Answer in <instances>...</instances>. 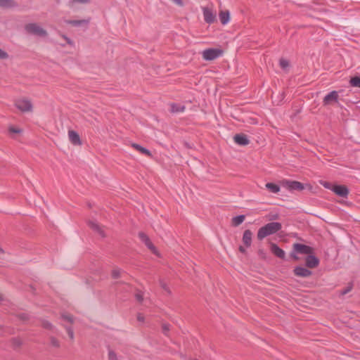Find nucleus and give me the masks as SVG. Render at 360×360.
Wrapping results in <instances>:
<instances>
[{
  "mask_svg": "<svg viewBox=\"0 0 360 360\" xmlns=\"http://www.w3.org/2000/svg\"><path fill=\"white\" fill-rule=\"evenodd\" d=\"M281 224L271 222L259 229L257 234L258 240H262L268 236L276 233L281 229Z\"/></svg>",
  "mask_w": 360,
  "mask_h": 360,
  "instance_id": "f257e3e1",
  "label": "nucleus"
},
{
  "mask_svg": "<svg viewBox=\"0 0 360 360\" xmlns=\"http://www.w3.org/2000/svg\"><path fill=\"white\" fill-rule=\"evenodd\" d=\"M201 9L206 23L212 24L217 21V11L212 4L202 6Z\"/></svg>",
  "mask_w": 360,
  "mask_h": 360,
  "instance_id": "f03ea898",
  "label": "nucleus"
},
{
  "mask_svg": "<svg viewBox=\"0 0 360 360\" xmlns=\"http://www.w3.org/2000/svg\"><path fill=\"white\" fill-rule=\"evenodd\" d=\"M14 105L22 112H32L33 111V104L28 98L20 97L15 99Z\"/></svg>",
  "mask_w": 360,
  "mask_h": 360,
  "instance_id": "7ed1b4c3",
  "label": "nucleus"
},
{
  "mask_svg": "<svg viewBox=\"0 0 360 360\" xmlns=\"http://www.w3.org/2000/svg\"><path fill=\"white\" fill-rule=\"evenodd\" d=\"M25 29L27 32L38 37H46L48 35L47 31L38 23L27 24Z\"/></svg>",
  "mask_w": 360,
  "mask_h": 360,
  "instance_id": "20e7f679",
  "label": "nucleus"
},
{
  "mask_svg": "<svg viewBox=\"0 0 360 360\" xmlns=\"http://www.w3.org/2000/svg\"><path fill=\"white\" fill-rule=\"evenodd\" d=\"M202 57L205 60H213L223 54V51L219 48L207 49L202 52Z\"/></svg>",
  "mask_w": 360,
  "mask_h": 360,
  "instance_id": "39448f33",
  "label": "nucleus"
},
{
  "mask_svg": "<svg viewBox=\"0 0 360 360\" xmlns=\"http://www.w3.org/2000/svg\"><path fill=\"white\" fill-rule=\"evenodd\" d=\"M282 185L290 191H302L305 188L302 183L296 181L285 180L282 181Z\"/></svg>",
  "mask_w": 360,
  "mask_h": 360,
  "instance_id": "423d86ee",
  "label": "nucleus"
},
{
  "mask_svg": "<svg viewBox=\"0 0 360 360\" xmlns=\"http://www.w3.org/2000/svg\"><path fill=\"white\" fill-rule=\"evenodd\" d=\"M338 93L336 91H333L327 94L323 101L324 105H331L338 102Z\"/></svg>",
  "mask_w": 360,
  "mask_h": 360,
  "instance_id": "0eeeda50",
  "label": "nucleus"
},
{
  "mask_svg": "<svg viewBox=\"0 0 360 360\" xmlns=\"http://www.w3.org/2000/svg\"><path fill=\"white\" fill-rule=\"evenodd\" d=\"M293 249L295 251L300 254L310 255L313 252L311 248L300 243H295L293 245Z\"/></svg>",
  "mask_w": 360,
  "mask_h": 360,
  "instance_id": "6e6552de",
  "label": "nucleus"
},
{
  "mask_svg": "<svg viewBox=\"0 0 360 360\" xmlns=\"http://www.w3.org/2000/svg\"><path fill=\"white\" fill-rule=\"evenodd\" d=\"M140 239L146 244V245L148 248V249L155 255H158V252L157 251L156 248L150 242L148 236L143 233H140L139 234Z\"/></svg>",
  "mask_w": 360,
  "mask_h": 360,
  "instance_id": "1a4fd4ad",
  "label": "nucleus"
},
{
  "mask_svg": "<svg viewBox=\"0 0 360 360\" xmlns=\"http://www.w3.org/2000/svg\"><path fill=\"white\" fill-rule=\"evenodd\" d=\"M332 191L336 195L341 197H346L349 193L347 188L343 185H334L332 188Z\"/></svg>",
  "mask_w": 360,
  "mask_h": 360,
  "instance_id": "9d476101",
  "label": "nucleus"
},
{
  "mask_svg": "<svg viewBox=\"0 0 360 360\" xmlns=\"http://www.w3.org/2000/svg\"><path fill=\"white\" fill-rule=\"evenodd\" d=\"M219 18L223 25H227L231 20V14L228 10H220L219 12Z\"/></svg>",
  "mask_w": 360,
  "mask_h": 360,
  "instance_id": "9b49d317",
  "label": "nucleus"
},
{
  "mask_svg": "<svg viewBox=\"0 0 360 360\" xmlns=\"http://www.w3.org/2000/svg\"><path fill=\"white\" fill-rule=\"evenodd\" d=\"M294 274L299 277L307 278L311 275V271L302 266H297L294 269Z\"/></svg>",
  "mask_w": 360,
  "mask_h": 360,
  "instance_id": "f8f14e48",
  "label": "nucleus"
},
{
  "mask_svg": "<svg viewBox=\"0 0 360 360\" xmlns=\"http://www.w3.org/2000/svg\"><path fill=\"white\" fill-rule=\"evenodd\" d=\"M68 138H69L70 141L73 145L80 146L82 144L79 134L73 130H70L68 131Z\"/></svg>",
  "mask_w": 360,
  "mask_h": 360,
  "instance_id": "ddd939ff",
  "label": "nucleus"
},
{
  "mask_svg": "<svg viewBox=\"0 0 360 360\" xmlns=\"http://www.w3.org/2000/svg\"><path fill=\"white\" fill-rule=\"evenodd\" d=\"M306 265L307 267L313 269L316 267L319 264V260L315 256L311 254L308 255L306 259Z\"/></svg>",
  "mask_w": 360,
  "mask_h": 360,
  "instance_id": "4468645a",
  "label": "nucleus"
},
{
  "mask_svg": "<svg viewBox=\"0 0 360 360\" xmlns=\"http://www.w3.org/2000/svg\"><path fill=\"white\" fill-rule=\"evenodd\" d=\"M270 250L275 256L281 259H283L285 257V252L281 248H280L276 244L271 243Z\"/></svg>",
  "mask_w": 360,
  "mask_h": 360,
  "instance_id": "2eb2a0df",
  "label": "nucleus"
},
{
  "mask_svg": "<svg viewBox=\"0 0 360 360\" xmlns=\"http://www.w3.org/2000/svg\"><path fill=\"white\" fill-rule=\"evenodd\" d=\"M252 233L250 230H245L243 236V243L247 246L250 247L252 242Z\"/></svg>",
  "mask_w": 360,
  "mask_h": 360,
  "instance_id": "dca6fc26",
  "label": "nucleus"
},
{
  "mask_svg": "<svg viewBox=\"0 0 360 360\" xmlns=\"http://www.w3.org/2000/svg\"><path fill=\"white\" fill-rule=\"evenodd\" d=\"M234 141L236 143L241 146H246L249 143V141L245 135L237 134L234 136Z\"/></svg>",
  "mask_w": 360,
  "mask_h": 360,
  "instance_id": "f3484780",
  "label": "nucleus"
},
{
  "mask_svg": "<svg viewBox=\"0 0 360 360\" xmlns=\"http://www.w3.org/2000/svg\"><path fill=\"white\" fill-rule=\"evenodd\" d=\"M89 226L94 231H96L101 236H105L103 228L98 223L95 221H90Z\"/></svg>",
  "mask_w": 360,
  "mask_h": 360,
  "instance_id": "a211bd4d",
  "label": "nucleus"
},
{
  "mask_svg": "<svg viewBox=\"0 0 360 360\" xmlns=\"http://www.w3.org/2000/svg\"><path fill=\"white\" fill-rule=\"evenodd\" d=\"M131 147H133L135 150L140 152L141 153L148 157H151V153L148 149L142 147L141 146L137 143H131Z\"/></svg>",
  "mask_w": 360,
  "mask_h": 360,
  "instance_id": "6ab92c4d",
  "label": "nucleus"
},
{
  "mask_svg": "<svg viewBox=\"0 0 360 360\" xmlns=\"http://www.w3.org/2000/svg\"><path fill=\"white\" fill-rule=\"evenodd\" d=\"M89 20L82 19L79 20H67L66 22L75 27L84 26L89 24Z\"/></svg>",
  "mask_w": 360,
  "mask_h": 360,
  "instance_id": "aec40b11",
  "label": "nucleus"
},
{
  "mask_svg": "<svg viewBox=\"0 0 360 360\" xmlns=\"http://www.w3.org/2000/svg\"><path fill=\"white\" fill-rule=\"evenodd\" d=\"M266 188L273 193H278L280 191V187L273 183H267L265 185Z\"/></svg>",
  "mask_w": 360,
  "mask_h": 360,
  "instance_id": "412c9836",
  "label": "nucleus"
},
{
  "mask_svg": "<svg viewBox=\"0 0 360 360\" xmlns=\"http://www.w3.org/2000/svg\"><path fill=\"white\" fill-rule=\"evenodd\" d=\"M245 219V215H239L235 217L232 219V225L234 226H238L244 221Z\"/></svg>",
  "mask_w": 360,
  "mask_h": 360,
  "instance_id": "4be33fe9",
  "label": "nucleus"
},
{
  "mask_svg": "<svg viewBox=\"0 0 360 360\" xmlns=\"http://www.w3.org/2000/svg\"><path fill=\"white\" fill-rule=\"evenodd\" d=\"M170 108H171V111L173 112H183L184 110V106H181L180 105H177V104H174V103H172L170 105Z\"/></svg>",
  "mask_w": 360,
  "mask_h": 360,
  "instance_id": "5701e85b",
  "label": "nucleus"
},
{
  "mask_svg": "<svg viewBox=\"0 0 360 360\" xmlns=\"http://www.w3.org/2000/svg\"><path fill=\"white\" fill-rule=\"evenodd\" d=\"M14 5L13 0H0V6L4 8L12 7Z\"/></svg>",
  "mask_w": 360,
  "mask_h": 360,
  "instance_id": "b1692460",
  "label": "nucleus"
},
{
  "mask_svg": "<svg viewBox=\"0 0 360 360\" xmlns=\"http://www.w3.org/2000/svg\"><path fill=\"white\" fill-rule=\"evenodd\" d=\"M61 39H63V41H61L60 44L62 46H65L66 44L70 45V46L73 45V41L67 36L62 34Z\"/></svg>",
  "mask_w": 360,
  "mask_h": 360,
  "instance_id": "393cba45",
  "label": "nucleus"
},
{
  "mask_svg": "<svg viewBox=\"0 0 360 360\" xmlns=\"http://www.w3.org/2000/svg\"><path fill=\"white\" fill-rule=\"evenodd\" d=\"M349 83L352 86L360 88V77H352L349 81Z\"/></svg>",
  "mask_w": 360,
  "mask_h": 360,
  "instance_id": "a878e982",
  "label": "nucleus"
},
{
  "mask_svg": "<svg viewBox=\"0 0 360 360\" xmlns=\"http://www.w3.org/2000/svg\"><path fill=\"white\" fill-rule=\"evenodd\" d=\"M8 131L11 134H20L22 131V130L19 127L11 126L8 128Z\"/></svg>",
  "mask_w": 360,
  "mask_h": 360,
  "instance_id": "bb28decb",
  "label": "nucleus"
},
{
  "mask_svg": "<svg viewBox=\"0 0 360 360\" xmlns=\"http://www.w3.org/2000/svg\"><path fill=\"white\" fill-rule=\"evenodd\" d=\"M121 274V270L118 268H115L112 271V276L115 278H119Z\"/></svg>",
  "mask_w": 360,
  "mask_h": 360,
  "instance_id": "cd10ccee",
  "label": "nucleus"
},
{
  "mask_svg": "<svg viewBox=\"0 0 360 360\" xmlns=\"http://www.w3.org/2000/svg\"><path fill=\"white\" fill-rule=\"evenodd\" d=\"M280 65L282 68L285 69L289 66V62L285 59H281L280 60Z\"/></svg>",
  "mask_w": 360,
  "mask_h": 360,
  "instance_id": "c85d7f7f",
  "label": "nucleus"
},
{
  "mask_svg": "<svg viewBox=\"0 0 360 360\" xmlns=\"http://www.w3.org/2000/svg\"><path fill=\"white\" fill-rule=\"evenodd\" d=\"M73 3L79 4H89L92 0H72Z\"/></svg>",
  "mask_w": 360,
  "mask_h": 360,
  "instance_id": "c756f323",
  "label": "nucleus"
},
{
  "mask_svg": "<svg viewBox=\"0 0 360 360\" xmlns=\"http://www.w3.org/2000/svg\"><path fill=\"white\" fill-rule=\"evenodd\" d=\"M320 184L323 186L325 188L332 190V188L334 185H331L329 182L320 181Z\"/></svg>",
  "mask_w": 360,
  "mask_h": 360,
  "instance_id": "7c9ffc66",
  "label": "nucleus"
},
{
  "mask_svg": "<svg viewBox=\"0 0 360 360\" xmlns=\"http://www.w3.org/2000/svg\"><path fill=\"white\" fill-rule=\"evenodd\" d=\"M8 58V54L1 49H0V59L4 60Z\"/></svg>",
  "mask_w": 360,
  "mask_h": 360,
  "instance_id": "2f4dec72",
  "label": "nucleus"
},
{
  "mask_svg": "<svg viewBox=\"0 0 360 360\" xmlns=\"http://www.w3.org/2000/svg\"><path fill=\"white\" fill-rule=\"evenodd\" d=\"M63 317L64 319L67 320L68 321H69L70 323L72 322V321H73L72 316L70 314H65L63 316Z\"/></svg>",
  "mask_w": 360,
  "mask_h": 360,
  "instance_id": "473e14b6",
  "label": "nucleus"
},
{
  "mask_svg": "<svg viewBox=\"0 0 360 360\" xmlns=\"http://www.w3.org/2000/svg\"><path fill=\"white\" fill-rule=\"evenodd\" d=\"M173 2H174L176 4L179 6H183L184 5V1L183 0H172Z\"/></svg>",
  "mask_w": 360,
  "mask_h": 360,
  "instance_id": "72a5a7b5",
  "label": "nucleus"
},
{
  "mask_svg": "<svg viewBox=\"0 0 360 360\" xmlns=\"http://www.w3.org/2000/svg\"><path fill=\"white\" fill-rule=\"evenodd\" d=\"M136 297L139 301H141L143 300V296L140 293L136 294Z\"/></svg>",
  "mask_w": 360,
  "mask_h": 360,
  "instance_id": "f704fd0d",
  "label": "nucleus"
},
{
  "mask_svg": "<svg viewBox=\"0 0 360 360\" xmlns=\"http://www.w3.org/2000/svg\"><path fill=\"white\" fill-rule=\"evenodd\" d=\"M290 256L291 257H292L295 260H297L298 259V257L296 255L295 253H291L290 254Z\"/></svg>",
  "mask_w": 360,
  "mask_h": 360,
  "instance_id": "c9c22d12",
  "label": "nucleus"
},
{
  "mask_svg": "<svg viewBox=\"0 0 360 360\" xmlns=\"http://www.w3.org/2000/svg\"><path fill=\"white\" fill-rule=\"evenodd\" d=\"M162 328L164 331H168L169 330V327L167 325H163Z\"/></svg>",
  "mask_w": 360,
  "mask_h": 360,
  "instance_id": "e433bc0d",
  "label": "nucleus"
},
{
  "mask_svg": "<svg viewBox=\"0 0 360 360\" xmlns=\"http://www.w3.org/2000/svg\"><path fill=\"white\" fill-rule=\"evenodd\" d=\"M68 334H69V335H70V337L71 338H73V333H72V331H71V330H68Z\"/></svg>",
  "mask_w": 360,
  "mask_h": 360,
  "instance_id": "4c0bfd02",
  "label": "nucleus"
},
{
  "mask_svg": "<svg viewBox=\"0 0 360 360\" xmlns=\"http://www.w3.org/2000/svg\"><path fill=\"white\" fill-rule=\"evenodd\" d=\"M239 250L241 252H245V250L243 247L240 246L239 248Z\"/></svg>",
  "mask_w": 360,
  "mask_h": 360,
  "instance_id": "58836bf2",
  "label": "nucleus"
},
{
  "mask_svg": "<svg viewBox=\"0 0 360 360\" xmlns=\"http://www.w3.org/2000/svg\"><path fill=\"white\" fill-rule=\"evenodd\" d=\"M138 319H139V321H143V317H142L141 315H139V316H138Z\"/></svg>",
  "mask_w": 360,
  "mask_h": 360,
  "instance_id": "ea45409f",
  "label": "nucleus"
},
{
  "mask_svg": "<svg viewBox=\"0 0 360 360\" xmlns=\"http://www.w3.org/2000/svg\"><path fill=\"white\" fill-rule=\"evenodd\" d=\"M3 253V250L1 249V248L0 247V255Z\"/></svg>",
  "mask_w": 360,
  "mask_h": 360,
  "instance_id": "a19ab883",
  "label": "nucleus"
},
{
  "mask_svg": "<svg viewBox=\"0 0 360 360\" xmlns=\"http://www.w3.org/2000/svg\"><path fill=\"white\" fill-rule=\"evenodd\" d=\"M162 288H166L165 285H162Z\"/></svg>",
  "mask_w": 360,
  "mask_h": 360,
  "instance_id": "79ce46f5",
  "label": "nucleus"
},
{
  "mask_svg": "<svg viewBox=\"0 0 360 360\" xmlns=\"http://www.w3.org/2000/svg\"><path fill=\"white\" fill-rule=\"evenodd\" d=\"M2 299V295L0 294V300Z\"/></svg>",
  "mask_w": 360,
  "mask_h": 360,
  "instance_id": "37998d69",
  "label": "nucleus"
}]
</instances>
